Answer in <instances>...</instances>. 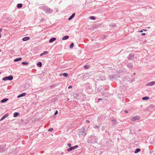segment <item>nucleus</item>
<instances>
[{
    "label": "nucleus",
    "mask_w": 155,
    "mask_h": 155,
    "mask_svg": "<svg viewBox=\"0 0 155 155\" xmlns=\"http://www.w3.org/2000/svg\"><path fill=\"white\" fill-rule=\"evenodd\" d=\"M134 75H135V73H134Z\"/></svg>",
    "instance_id": "5fc2aeb1"
},
{
    "label": "nucleus",
    "mask_w": 155,
    "mask_h": 155,
    "mask_svg": "<svg viewBox=\"0 0 155 155\" xmlns=\"http://www.w3.org/2000/svg\"><path fill=\"white\" fill-rule=\"evenodd\" d=\"M21 64L23 65H27L28 64V62L23 61L21 63Z\"/></svg>",
    "instance_id": "a878e982"
},
{
    "label": "nucleus",
    "mask_w": 155,
    "mask_h": 155,
    "mask_svg": "<svg viewBox=\"0 0 155 155\" xmlns=\"http://www.w3.org/2000/svg\"><path fill=\"white\" fill-rule=\"evenodd\" d=\"M84 68L86 69H87L89 68V66L87 65H85L84 66Z\"/></svg>",
    "instance_id": "72a5a7b5"
},
{
    "label": "nucleus",
    "mask_w": 155,
    "mask_h": 155,
    "mask_svg": "<svg viewBox=\"0 0 155 155\" xmlns=\"http://www.w3.org/2000/svg\"><path fill=\"white\" fill-rule=\"evenodd\" d=\"M86 134L85 131L84 129H83L81 131L79 134V136L80 137H81L82 136H85Z\"/></svg>",
    "instance_id": "39448f33"
},
{
    "label": "nucleus",
    "mask_w": 155,
    "mask_h": 155,
    "mask_svg": "<svg viewBox=\"0 0 155 155\" xmlns=\"http://www.w3.org/2000/svg\"><path fill=\"white\" fill-rule=\"evenodd\" d=\"M106 37V36H105L104 37V38H105Z\"/></svg>",
    "instance_id": "4d7b16f0"
},
{
    "label": "nucleus",
    "mask_w": 155,
    "mask_h": 155,
    "mask_svg": "<svg viewBox=\"0 0 155 155\" xmlns=\"http://www.w3.org/2000/svg\"><path fill=\"white\" fill-rule=\"evenodd\" d=\"M68 146L69 147H71V144L70 143H68Z\"/></svg>",
    "instance_id": "58836bf2"
},
{
    "label": "nucleus",
    "mask_w": 155,
    "mask_h": 155,
    "mask_svg": "<svg viewBox=\"0 0 155 155\" xmlns=\"http://www.w3.org/2000/svg\"><path fill=\"white\" fill-rule=\"evenodd\" d=\"M111 121L113 125H115L116 124L117 120L114 117H112L111 118Z\"/></svg>",
    "instance_id": "6e6552de"
},
{
    "label": "nucleus",
    "mask_w": 155,
    "mask_h": 155,
    "mask_svg": "<svg viewBox=\"0 0 155 155\" xmlns=\"http://www.w3.org/2000/svg\"><path fill=\"white\" fill-rule=\"evenodd\" d=\"M75 13H73L70 17L68 18V20H71L74 17V16L75 15Z\"/></svg>",
    "instance_id": "4468645a"
},
{
    "label": "nucleus",
    "mask_w": 155,
    "mask_h": 155,
    "mask_svg": "<svg viewBox=\"0 0 155 155\" xmlns=\"http://www.w3.org/2000/svg\"><path fill=\"white\" fill-rule=\"evenodd\" d=\"M141 35H143V36L145 35V33H141Z\"/></svg>",
    "instance_id": "79ce46f5"
},
{
    "label": "nucleus",
    "mask_w": 155,
    "mask_h": 155,
    "mask_svg": "<svg viewBox=\"0 0 155 155\" xmlns=\"http://www.w3.org/2000/svg\"><path fill=\"white\" fill-rule=\"evenodd\" d=\"M102 100V99H101V98H99V99H98V102H99V100Z\"/></svg>",
    "instance_id": "c03bdc74"
},
{
    "label": "nucleus",
    "mask_w": 155,
    "mask_h": 155,
    "mask_svg": "<svg viewBox=\"0 0 155 155\" xmlns=\"http://www.w3.org/2000/svg\"><path fill=\"white\" fill-rule=\"evenodd\" d=\"M8 100V98H4V99L1 100V102L2 103H4L5 102L7 101Z\"/></svg>",
    "instance_id": "a211bd4d"
},
{
    "label": "nucleus",
    "mask_w": 155,
    "mask_h": 155,
    "mask_svg": "<svg viewBox=\"0 0 155 155\" xmlns=\"http://www.w3.org/2000/svg\"><path fill=\"white\" fill-rule=\"evenodd\" d=\"M42 9L46 13H51L53 11V9L50 8L47 6L43 7Z\"/></svg>",
    "instance_id": "f03ea898"
},
{
    "label": "nucleus",
    "mask_w": 155,
    "mask_h": 155,
    "mask_svg": "<svg viewBox=\"0 0 155 155\" xmlns=\"http://www.w3.org/2000/svg\"><path fill=\"white\" fill-rule=\"evenodd\" d=\"M1 72H0V74H1Z\"/></svg>",
    "instance_id": "13d9d810"
},
{
    "label": "nucleus",
    "mask_w": 155,
    "mask_h": 155,
    "mask_svg": "<svg viewBox=\"0 0 155 155\" xmlns=\"http://www.w3.org/2000/svg\"><path fill=\"white\" fill-rule=\"evenodd\" d=\"M89 18L90 19L93 20H94L96 19L95 17L94 16H91L89 17Z\"/></svg>",
    "instance_id": "c85d7f7f"
},
{
    "label": "nucleus",
    "mask_w": 155,
    "mask_h": 155,
    "mask_svg": "<svg viewBox=\"0 0 155 155\" xmlns=\"http://www.w3.org/2000/svg\"><path fill=\"white\" fill-rule=\"evenodd\" d=\"M86 122L87 123H89L90 122V121L89 120H87Z\"/></svg>",
    "instance_id": "a18cd8bd"
},
{
    "label": "nucleus",
    "mask_w": 155,
    "mask_h": 155,
    "mask_svg": "<svg viewBox=\"0 0 155 155\" xmlns=\"http://www.w3.org/2000/svg\"><path fill=\"white\" fill-rule=\"evenodd\" d=\"M78 145H75L73 147H71L67 150V151L68 152H70L73 150H74L76 148H78Z\"/></svg>",
    "instance_id": "423d86ee"
},
{
    "label": "nucleus",
    "mask_w": 155,
    "mask_h": 155,
    "mask_svg": "<svg viewBox=\"0 0 155 155\" xmlns=\"http://www.w3.org/2000/svg\"><path fill=\"white\" fill-rule=\"evenodd\" d=\"M60 76H61L62 75H63V76H64L65 77H67L68 76V74L66 73H64L63 74H60Z\"/></svg>",
    "instance_id": "2eb2a0df"
},
{
    "label": "nucleus",
    "mask_w": 155,
    "mask_h": 155,
    "mask_svg": "<svg viewBox=\"0 0 155 155\" xmlns=\"http://www.w3.org/2000/svg\"><path fill=\"white\" fill-rule=\"evenodd\" d=\"M44 55V54H43V53H42L41 54H40V56H42V55Z\"/></svg>",
    "instance_id": "3c124183"
},
{
    "label": "nucleus",
    "mask_w": 155,
    "mask_h": 155,
    "mask_svg": "<svg viewBox=\"0 0 155 155\" xmlns=\"http://www.w3.org/2000/svg\"><path fill=\"white\" fill-rule=\"evenodd\" d=\"M89 74L88 73H87V74H86V76L87 75V76H89Z\"/></svg>",
    "instance_id": "8fccbe9b"
},
{
    "label": "nucleus",
    "mask_w": 155,
    "mask_h": 155,
    "mask_svg": "<svg viewBox=\"0 0 155 155\" xmlns=\"http://www.w3.org/2000/svg\"><path fill=\"white\" fill-rule=\"evenodd\" d=\"M127 58L129 60L133 59L134 58V54L132 53L130 54L127 57Z\"/></svg>",
    "instance_id": "0eeeda50"
},
{
    "label": "nucleus",
    "mask_w": 155,
    "mask_h": 155,
    "mask_svg": "<svg viewBox=\"0 0 155 155\" xmlns=\"http://www.w3.org/2000/svg\"><path fill=\"white\" fill-rule=\"evenodd\" d=\"M53 129H54L53 128H51L49 129L48 130V131L51 132L53 130Z\"/></svg>",
    "instance_id": "c9c22d12"
},
{
    "label": "nucleus",
    "mask_w": 155,
    "mask_h": 155,
    "mask_svg": "<svg viewBox=\"0 0 155 155\" xmlns=\"http://www.w3.org/2000/svg\"><path fill=\"white\" fill-rule=\"evenodd\" d=\"M104 129H105L104 127V126H103L101 128V130L102 131H103L104 130Z\"/></svg>",
    "instance_id": "4c0bfd02"
},
{
    "label": "nucleus",
    "mask_w": 155,
    "mask_h": 155,
    "mask_svg": "<svg viewBox=\"0 0 155 155\" xmlns=\"http://www.w3.org/2000/svg\"><path fill=\"white\" fill-rule=\"evenodd\" d=\"M22 6V4L21 3L18 4L17 5V7L18 8H20Z\"/></svg>",
    "instance_id": "b1692460"
},
{
    "label": "nucleus",
    "mask_w": 155,
    "mask_h": 155,
    "mask_svg": "<svg viewBox=\"0 0 155 155\" xmlns=\"http://www.w3.org/2000/svg\"><path fill=\"white\" fill-rule=\"evenodd\" d=\"M97 137L94 135L90 136L87 141V143H97Z\"/></svg>",
    "instance_id": "f257e3e1"
},
{
    "label": "nucleus",
    "mask_w": 155,
    "mask_h": 155,
    "mask_svg": "<svg viewBox=\"0 0 155 155\" xmlns=\"http://www.w3.org/2000/svg\"><path fill=\"white\" fill-rule=\"evenodd\" d=\"M56 40V38H52L50 39L49 41V42L50 43H52V42L55 41Z\"/></svg>",
    "instance_id": "f3484780"
},
{
    "label": "nucleus",
    "mask_w": 155,
    "mask_h": 155,
    "mask_svg": "<svg viewBox=\"0 0 155 155\" xmlns=\"http://www.w3.org/2000/svg\"><path fill=\"white\" fill-rule=\"evenodd\" d=\"M58 113V111L57 110H56L55 111V113L54 114V115H56V114H57Z\"/></svg>",
    "instance_id": "e433bc0d"
},
{
    "label": "nucleus",
    "mask_w": 155,
    "mask_h": 155,
    "mask_svg": "<svg viewBox=\"0 0 155 155\" xmlns=\"http://www.w3.org/2000/svg\"><path fill=\"white\" fill-rule=\"evenodd\" d=\"M99 127H100V126H98L97 125H96V126H94V127L95 128V129H98V130H99Z\"/></svg>",
    "instance_id": "7c9ffc66"
},
{
    "label": "nucleus",
    "mask_w": 155,
    "mask_h": 155,
    "mask_svg": "<svg viewBox=\"0 0 155 155\" xmlns=\"http://www.w3.org/2000/svg\"><path fill=\"white\" fill-rule=\"evenodd\" d=\"M55 85H54V84H53L52 85L51 87L52 88L54 87L55 86Z\"/></svg>",
    "instance_id": "a19ab883"
},
{
    "label": "nucleus",
    "mask_w": 155,
    "mask_h": 155,
    "mask_svg": "<svg viewBox=\"0 0 155 155\" xmlns=\"http://www.w3.org/2000/svg\"><path fill=\"white\" fill-rule=\"evenodd\" d=\"M110 26L111 27H114L116 26V24H110Z\"/></svg>",
    "instance_id": "2f4dec72"
},
{
    "label": "nucleus",
    "mask_w": 155,
    "mask_h": 155,
    "mask_svg": "<svg viewBox=\"0 0 155 155\" xmlns=\"http://www.w3.org/2000/svg\"><path fill=\"white\" fill-rule=\"evenodd\" d=\"M8 114L7 113L4 115L1 119L0 120H2L3 119H4L5 118L7 117L8 116Z\"/></svg>",
    "instance_id": "f8f14e48"
},
{
    "label": "nucleus",
    "mask_w": 155,
    "mask_h": 155,
    "mask_svg": "<svg viewBox=\"0 0 155 155\" xmlns=\"http://www.w3.org/2000/svg\"><path fill=\"white\" fill-rule=\"evenodd\" d=\"M26 93H23L19 95L18 97H17L18 98H20V97H24V96H25V95H26Z\"/></svg>",
    "instance_id": "9b49d317"
},
{
    "label": "nucleus",
    "mask_w": 155,
    "mask_h": 155,
    "mask_svg": "<svg viewBox=\"0 0 155 155\" xmlns=\"http://www.w3.org/2000/svg\"><path fill=\"white\" fill-rule=\"evenodd\" d=\"M13 79V76L12 75H9L8 76H6L2 79L3 81H6L8 80L11 81Z\"/></svg>",
    "instance_id": "7ed1b4c3"
},
{
    "label": "nucleus",
    "mask_w": 155,
    "mask_h": 155,
    "mask_svg": "<svg viewBox=\"0 0 155 155\" xmlns=\"http://www.w3.org/2000/svg\"><path fill=\"white\" fill-rule=\"evenodd\" d=\"M140 151V148H137L134 151V153H138Z\"/></svg>",
    "instance_id": "393cba45"
},
{
    "label": "nucleus",
    "mask_w": 155,
    "mask_h": 155,
    "mask_svg": "<svg viewBox=\"0 0 155 155\" xmlns=\"http://www.w3.org/2000/svg\"><path fill=\"white\" fill-rule=\"evenodd\" d=\"M30 39V38L29 37H26L23 38L22 40L23 41H26Z\"/></svg>",
    "instance_id": "ddd939ff"
},
{
    "label": "nucleus",
    "mask_w": 155,
    "mask_h": 155,
    "mask_svg": "<svg viewBox=\"0 0 155 155\" xmlns=\"http://www.w3.org/2000/svg\"><path fill=\"white\" fill-rule=\"evenodd\" d=\"M2 36L0 34V38H1Z\"/></svg>",
    "instance_id": "603ef678"
},
{
    "label": "nucleus",
    "mask_w": 155,
    "mask_h": 155,
    "mask_svg": "<svg viewBox=\"0 0 155 155\" xmlns=\"http://www.w3.org/2000/svg\"><path fill=\"white\" fill-rule=\"evenodd\" d=\"M108 78L110 80H112L113 79H114L116 78L113 75H109Z\"/></svg>",
    "instance_id": "dca6fc26"
},
{
    "label": "nucleus",
    "mask_w": 155,
    "mask_h": 155,
    "mask_svg": "<svg viewBox=\"0 0 155 155\" xmlns=\"http://www.w3.org/2000/svg\"><path fill=\"white\" fill-rule=\"evenodd\" d=\"M143 32V31L142 30H140V32Z\"/></svg>",
    "instance_id": "09e8293b"
},
{
    "label": "nucleus",
    "mask_w": 155,
    "mask_h": 155,
    "mask_svg": "<svg viewBox=\"0 0 155 155\" xmlns=\"http://www.w3.org/2000/svg\"><path fill=\"white\" fill-rule=\"evenodd\" d=\"M69 38V36L68 35H66L64 37H63L62 38V40H65L68 39Z\"/></svg>",
    "instance_id": "5701e85b"
},
{
    "label": "nucleus",
    "mask_w": 155,
    "mask_h": 155,
    "mask_svg": "<svg viewBox=\"0 0 155 155\" xmlns=\"http://www.w3.org/2000/svg\"><path fill=\"white\" fill-rule=\"evenodd\" d=\"M48 53V52L47 51H44L43 53V54H44V55L47 54Z\"/></svg>",
    "instance_id": "f704fd0d"
},
{
    "label": "nucleus",
    "mask_w": 155,
    "mask_h": 155,
    "mask_svg": "<svg viewBox=\"0 0 155 155\" xmlns=\"http://www.w3.org/2000/svg\"><path fill=\"white\" fill-rule=\"evenodd\" d=\"M154 106L153 105L151 104L148 107V109H151L154 108Z\"/></svg>",
    "instance_id": "cd10ccee"
},
{
    "label": "nucleus",
    "mask_w": 155,
    "mask_h": 155,
    "mask_svg": "<svg viewBox=\"0 0 155 155\" xmlns=\"http://www.w3.org/2000/svg\"><path fill=\"white\" fill-rule=\"evenodd\" d=\"M155 84V81L150 82L147 84V85L148 86H152Z\"/></svg>",
    "instance_id": "1a4fd4ad"
},
{
    "label": "nucleus",
    "mask_w": 155,
    "mask_h": 155,
    "mask_svg": "<svg viewBox=\"0 0 155 155\" xmlns=\"http://www.w3.org/2000/svg\"><path fill=\"white\" fill-rule=\"evenodd\" d=\"M64 154V152H61V155H63Z\"/></svg>",
    "instance_id": "de8ad7c7"
},
{
    "label": "nucleus",
    "mask_w": 155,
    "mask_h": 155,
    "mask_svg": "<svg viewBox=\"0 0 155 155\" xmlns=\"http://www.w3.org/2000/svg\"><path fill=\"white\" fill-rule=\"evenodd\" d=\"M127 66L129 68H131L133 67V65L132 63L130 62L127 64Z\"/></svg>",
    "instance_id": "9d476101"
},
{
    "label": "nucleus",
    "mask_w": 155,
    "mask_h": 155,
    "mask_svg": "<svg viewBox=\"0 0 155 155\" xmlns=\"http://www.w3.org/2000/svg\"><path fill=\"white\" fill-rule=\"evenodd\" d=\"M74 44L73 43H71L70 46V48H72L74 47Z\"/></svg>",
    "instance_id": "c756f323"
},
{
    "label": "nucleus",
    "mask_w": 155,
    "mask_h": 155,
    "mask_svg": "<svg viewBox=\"0 0 155 155\" xmlns=\"http://www.w3.org/2000/svg\"><path fill=\"white\" fill-rule=\"evenodd\" d=\"M44 21V19L42 18V19H41V21Z\"/></svg>",
    "instance_id": "49530a36"
},
{
    "label": "nucleus",
    "mask_w": 155,
    "mask_h": 155,
    "mask_svg": "<svg viewBox=\"0 0 155 155\" xmlns=\"http://www.w3.org/2000/svg\"><path fill=\"white\" fill-rule=\"evenodd\" d=\"M72 85H70V86H68V89L71 88H72Z\"/></svg>",
    "instance_id": "ea45409f"
},
{
    "label": "nucleus",
    "mask_w": 155,
    "mask_h": 155,
    "mask_svg": "<svg viewBox=\"0 0 155 155\" xmlns=\"http://www.w3.org/2000/svg\"><path fill=\"white\" fill-rule=\"evenodd\" d=\"M37 65L39 67H41L42 65V63L41 62H38L37 63Z\"/></svg>",
    "instance_id": "aec40b11"
},
{
    "label": "nucleus",
    "mask_w": 155,
    "mask_h": 155,
    "mask_svg": "<svg viewBox=\"0 0 155 155\" xmlns=\"http://www.w3.org/2000/svg\"><path fill=\"white\" fill-rule=\"evenodd\" d=\"M20 114L18 112H15L13 114V116L14 117H16L17 116H19Z\"/></svg>",
    "instance_id": "6ab92c4d"
},
{
    "label": "nucleus",
    "mask_w": 155,
    "mask_h": 155,
    "mask_svg": "<svg viewBox=\"0 0 155 155\" xmlns=\"http://www.w3.org/2000/svg\"><path fill=\"white\" fill-rule=\"evenodd\" d=\"M143 30L144 31H146L147 30L146 29H143Z\"/></svg>",
    "instance_id": "864d4df0"
},
{
    "label": "nucleus",
    "mask_w": 155,
    "mask_h": 155,
    "mask_svg": "<svg viewBox=\"0 0 155 155\" xmlns=\"http://www.w3.org/2000/svg\"><path fill=\"white\" fill-rule=\"evenodd\" d=\"M73 95L74 98L75 99H77V97L79 96V94H74Z\"/></svg>",
    "instance_id": "bb28decb"
},
{
    "label": "nucleus",
    "mask_w": 155,
    "mask_h": 155,
    "mask_svg": "<svg viewBox=\"0 0 155 155\" xmlns=\"http://www.w3.org/2000/svg\"><path fill=\"white\" fill-rule=\"evenodd\" d=\"M22 60V58H16L14 59V61L15 62H17L19 61H20Z\"/></svg>",
    "instance_id": "412c9836"
},
{
    "label": "nucleus",
    "mask_w": 155,
    "mask_h": 155,
    "mask_svg": "<svg viewBox=\"0 0 155 155\" xmlns=\"http://www.w3.org/2000/svg\"><path fill=\"white\" fill-rule=\"evenodd\" d=\"M107 131H106V130L105 131V132H106V133H107Z\"/></svg>",
    "instance_id": "6e6d98bb"
},
{
    "label": "nucleus",
    "mask_w": 155,
    "mask_h": 155,
    "mask_svg": "<svg viewBox=\"0 0 155 155\" xmlns=\"http://www.w3.org/2000/svg\"><path fill=\"white\" fill-rule=\"evenodd\" d=\"M140 117L138 116H134L131 118H130V120L131 121L134 122L135 121L138 120L140 119Z\"/></svg>",
    "instance_id": "20e7f679"
},
{
    "label": "nucleus",
    "mask_w": 155,
    "mask_h": 155,
    "mask_svg": "<svg viewBox=\"0 0 155 155\" xmlns=\"http://www.w3.org/2000/svg\"><path fill=\"white\" fill-rule=\"evenodd\" d=\"M3 148L4 147L3 146H0V151H2Z\"/></svg>",
    "instance_id": "473e14b6"
},
{
    "label": "nucleus",
    "mask_w": 155,
    "mask_h": 155,
    "mask_svg": "<svg viewBox=\"0 0 155 155\" xmlns=\"http://www.w3.org/2000/svg\"><path fill=\"white\" fill-rule=\"evenodd\" d=\"M149 99V97L148 96L144 97L142 98V99L143 100H148Z\"/></svg>",
    "instance_id": "4be33fe9"
},
{
    "label": "nucleus",
    "mask_w": 155,
    "mask_h": 155,
    "mask_svg": "<svg viewBox=\"0 0 155 155\" xmlns=\"http://www.w3.org/2000/svg\"><path fill=\"white\" fill-rule=\"evenodd\" d=\"M124 111L126 113H128V111L127 110H125Z\"/></svg>",
    "instance_id": "37998d69"
}]
</instances>
